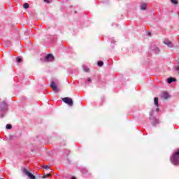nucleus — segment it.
<instances>
[{
	"label": "nucleus",
	"mask_w": 179,
	"mask_h": 179,
	"mask_svg": "<svg viewBox=\"0 0 179 179\" xmlns=\"http://www.w3.org/2000/svg\"><path fill=\"white\" fill-rule=\"evenodd\" d=\"M0 108V118H3V117H5V112L8 111V104H6L5 102H3L1 103Z\"/></svg>",
	"instance_id": "obj_1"
},
{
	"label": "nucleus",
	"mask_w": 179,
	"mask_h": 179,
	"mask_svg": "<svg viewBox=\"0 0 179 179\" xmlns=\"http://www.w3.org/2000/svg\"><path fill=\"white\" fill-rule=\"evenodd\" d=\"M171 162L172 164H174L175 166H177V164H179V150L176 151L173 157L171 158Z\"/></svg>",
	"instance_id": "obj_2"
},
{
	"label": "nucleus",
	"mask_w": 179,
	"mask_h": 179,
	"mask_svg": "<svg viewBox=\"0 0 179 179\" xmlns=\"http://www.w3.org/2000/svg\"><path fill=\"white\" fill-rule=\"evenodd\" d=\"M22 173L29 179H36V176L33 175L30 171H27L26 168L22 169Z\"/></svg>",
	"instance_id": "obj_3"
},
{
	"label": "nucleus",
	"mask_w": 179,
	"mask_h": 179,
	"mask_svg": "<svg viewBox=\"0 0 179 179\" xmlns=\"http://www.w3.org/2000/svg\"><path fill=\"white\" fill-rule=\"evenodd\" d=\"M64 103H66V104H68V106H73V101L72 100V99L69 98V97H65L62 99Z\"/></svg>",
	"instance_id": "obj_4"
},
{
	"label": "nucleus",
	"mask_w": 179,
	"mask_h": 179,
	"mask_svg": "<svg viewBox=\"0 0 179 179\" xmlns=\"http://www.w3.org/2000/svg\"><path fill=\"white\" fill-rule=\"evenodd\" d=\"M50 87L52 88L53 92H59V90L58 89L55 83H54V81H52L50 83Z\"/></svg>",
	"instance_id": "obj_5"
},
{
	"label": "nucleus",
	"mask_w": 179,
	"mask_h": 179,
	"mask_svg": "<svg viewBox=\"0 0 179 179\" xmlns=\"http://www.w3.org/2000/svg\"><path fill=\"white\" fill-rule=\"evenodd\" d=\"M164 44H165V45H167V47H169V48H173V43H171V41H165L164 42Z\"/></svg>",
	"instance_id": "obj_6"
},
{
	"label": "nucleus",
	"mask_w": 179,
	"mask_h": 179,
	"mask_svg": "<svg viewBox=\"0 0 179 179\" xmlns=\"http://www.w3.org/2000/svg\"><path fill=\"white\" fill-rule=\"evenodd\" d=\"M169 97L170 96L167 92H164L162 94V99H163L164 100H167V99H169Z\"/></svg>",
	"instance_id": "obj_7"
},
{
	"label": "nucleus",
	"mask_w": 179,
	"mask_h": 179,
	"mask_svg": "<svg viewBox=\"0 0 179 179\" xmlns=\"http://www.w3.org/2000/svg\"><path fill=\"white\" fill-rule=\"evenodd\" d=\"M146 6H147V4L146 3H143L140 5V9L141 10H146Z\"/></svg>",
	"instance_id": "obj_8"
},
{
	"label": "nucleus",
	"mask_w": 179,
	"mask_h": 179,
	"mask_svg": "<svg viewBox=\"0 0 179 179\" xmlns=\"http://www.w3.org/2000/svg\"><path fill=\"white\" fill-rule=\"evenodd\" d=\"M154 104L157 107H159V98H157V97L154 98Z\"/></svg>",
	"instance_id": "obj_9"
},
{
	"label": "nucleus",
	"mask_w": 179,
	"mask_h": 179,
	"mask_svg": "<svg viewBox=\"0 0 179 179\" xmlns=\"http://www.w3.org/2000/svg\"><path fill=\"white\" fill-rule=\"evenodd\" d=\"M45 59H54V56H52V55H51V54H48L45 57Z\"/></svg>",
	"instance_id": "obj_10"
},
{
	"label": "nucleus",
	"mask_w": 179,
	"mask_h": 179,
	"mask_svg": "<svg viewBox=\"0 0 179 179\" xmlns=\"http://www.w3.org/2000/svg\"><path fill=\"white\" fill-rule=\"evenodd\" d=\"M172 82H176V78H168V83H171Z\"/></svg>",
	"instance_id": "obj_11"
},
{
	"label": "nucleus",
	"mask_w": 179,
	"mask_h": 179,
	"mask_svg": "<svg viewBox=\"0 0 179 179\" xmlns=\"http://www.w3.org/2000/svg\"><path fill=\"white\" fill-rule=\"evenodd\" d=\"M154 51H155V54H159V52H160V49H159V48H155L154 49Z\"/></svg>",
	"instance_id": "obj_12"
},
{
	"label": "nucleus",
	"mask_w": 179,
	"mask_h": 179,
	"mask_svg": "<svg viewBox=\"0 0 179 179\" xmlns=\"http://www.w3.org/2000/svg\"><path fill=\"white\" fill-rule=\"evenodd\" d=\"M23 8H24V9H29V3H25L23 5Z\"/></svg>",
	"instance_id": "obj_13"
},
{
	"label": "nucleus",
	"mask_w": 179,
	"mask_h": 179,
	"mask_svg": "<svg viewBox=\"0 0 179 179\" xmlns=\"http://www.w3.org/2000/svg\"><path fill=\"white\" fill-rule=\"evenodd\" d=\"M171 3H173L174 5H177L178 3V1L177 0H171Z\"/></svg>",
	"instance_id": "obj_14"
},
{
	"label": "nucleus",
	"mask_w": 179,
	"mask_h": 179,
	"mask_svg": "<svg viewBox=\"0 0 179 179\" xmlns=\"http://www.w3.org/2000/svg\"><path fill=\"white\" fill-rule=\"evenodd\" d=\"M98 66H100V67H101V66H103V62L102 61H99V62H98Z\"/></svg>",
	"instance_id": "obj_15"
},
{
	"label": "nucleus",
	"mask_w": 179,
	"mask_h": 179,
	"mask_svg": "<svg viewBox=\"0 0 179 179\" xmlns=\"http://www.w3.org/2000/svg\"><path fill=\"white\" fill-rule=\"evenodd\" d=\"M152 122L153 125H156V124H157L159 122V120L155 119L152 120Z\"/></svg>",
	"instance_id": "obj_16"
},
{
	"label": "nucleus",
	"mask_w": 179,
	"mask_h": 179,
	"mask_svg": "<svg viewBox=\"0 0 179 179\" xmlns=\"http://www.w3.org/2000/svg\"><path fill=\"white\" fill-rule=\"evenodd\" d=\"M6 129H12V125H10V124H6Z\"/></svg>",
	"instance_id": "obj_17"
},
{
	"label": "nucleus",
	"mask_w": 179,
	"mask_h": 179,
	"mask_svg": "<svg viewBox=\"0 0 179 179\" xmlns=\"http://www.w3.org/2000/svg\"><path fill=\"white\" fill-rule=\"evenodd\" d=\"M17 62L19 64L22 62V59L20 57H17Z\"/></svg>",
	"instance_id": "obj_18"
},
{
	"label": "nucleus",
	"mask_w": 179,
	"mask_h": 179,
	"mask_svg": "<svg viewBox=\"0 0 179 179\" xmlns=\"http://www.w3.org/2000/svg\"><path fill=\"white\" fill-rule=\"evenodd\" d=\"M43 169L45 170H48V169H50V166L48 165H45V166H43Z\"/></svg>",
	"instance_id": "obj_19"
},
{
	"label": "nucleus",
	"mask_w": 179,
	"mask_h": 179,
	"mask_svg": "<svg viewBox=\"0 0 179 179\" xmlns=\"http://www.w3.org/2000/svg\"><path fill=\"white\" fill-rule=\"evenodd\" d=\"M50 176H51L50 174H46V175H44L42 178H47V177H50Z\"/></svg>",
	"instance_id": "obj_20"
},
{
	"label": "nucleus",
	"mask_w": 179,
	"mask_h": 179,
	"mask_svg": "<svg viewBox=\"0 0 179 179\" xmlns=\"http://www.w3.org/2000/svg\"><path fill=\"white\" fill-rule=\"evenodd\" d=\"M84 71H85V72H89V69L87 67L84 68Z\"/></svg>",
	"instance_id": "obj_21"
},
{
	"label": "nucleus",
	"mask_w": 179,
	"mask_h": 179,
	"mask_svg": "<svg viewBox=\"0 0 179 179\" xmlns=\"http://www.w3.org/2000/svg\"><path fill=\"white\" fill-rule=\"evenodd\" d=\"M87 80H88V82H90V83H92V78H87Z\"/></svg>",
	"instance_id": "obj_22"
},
{
	"label": "nucleus",
	"mask_w": 179,
	"mask_h": 179,
	"mask_svg": "<svg viewBox=\"0 0 179 179\" xmlns=\"http://www.w3.org/2000/svg\"><path fill=\"white\" fill-rule=\"evenodd\" d=\"M46 3H50V0H43Z\"/></svg>",
	"instance_id": "obj_23"
},
{
	"label": "nucleus",
	"mask_w": 179,
	"mask_h": 179,
	"mask_svg": "<svg viewBox=\"0 0 179 179\" xmlns=\"http://www.w3.org/2000/svg\"><path fill=\"white\" fill-rule=\"evenodd\" d=\"M156 111H159V108H157Z\"/></svg>",
	"instance_id": "obj_24"
},
{
	"label": "nucleus",
	"mask_w": 179,
	"mask_h": 179,
	"mask_svg": "<svg viewBox=\"0 0 179 179\" xmlns=\"http://www.w3.org/2000/svg\"><path fill=\"white\" fill-rule=\"evenodd\" d=\"M71 179H76V178H75V177H73Z\"/></svg>",
	"instance_id": "obj_25"
}]
</instances>
